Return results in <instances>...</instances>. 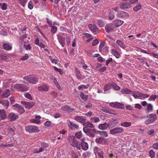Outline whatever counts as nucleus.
I'll use <instances>...</instances> for the list:
<instances>
[{
    "label": "nucleus",
    "mask_w": 158,
    "mask_h": 158,
    "mask_svg": "<svg viewBox=\"0 0 158 158\" xmlns=\"http://www.w3.org/2000/svg\"><path fill=\"white\" fill-rule=\"evenodd\" d=\"M69 139L70 143V144L72 146L76 147L78 150L81 149L80 143L76 141L74 136L73 135L69 136Z\"/></svg>",
    "instance_id": "1"
},
{
    "label": "nucleus",
    "mask_w": 158,
    "mask_h": 158,
    "mask_svg": "<svg viewBox=\"0 0 158 158\" xmlns=\"http://www.w3.org/2000/svg\"><path fill=\"white\" fill-rule=\"evenodd\" d=\"M23 79L26 80L29 83L33 84L37 83L38 82V79L37 77L31 75L24 77Z\"/></svg>",
    "instance_id": "2"
},
{
    "label": "nucleus",
    "mask_w": 158,
    "mask_h": 158,
    "mask_svg": "<svg viewBox=\"0 0 158 158\" xmlns=\"http://www.w3.org/2000/svg\"><path fill=\"white\" fill-rule=\"evenodd\" d=\"M14 87L19 91L24 92L28 90V87L27 85L23 84H15L14 85Z\"/></svg>",
    "instance_id": "3"
},
{
    "label": "nucleus",
    "mask_w": 158,
    "mask_h": 158,
    "mask_svg": "<svg viewBox=\"0 0 158 158\" xmlns=\"http://www.w3.org/2000/svg\"><path fill=\"white\" fill-rule=\"evenodd\" d=\"M83 130L84 133L91 137H94L95 135L94 133L96 132V131L95 129H91L86 127H84L83 128Z\"/></svg>",
    "instance_id": "4"
},
{
    "label": "nucleus",
    "mask_w": 158,
    "mask_h": 158,
    "mask_svg": "<svg viewBox=\"0 0 158 158\" xmlns=\"http://www.w3.org/2000/svg\"><path fill=\"white\" fill-rule=\"evenodd\" d=\"M48 144L44 143H41L39 146V148H34L33 150V152L34 153H39L43 152L45 148L48 147Z\"/></svg>",
    "instance_id": "5"
},
{
    "label": "nucleus",
    "mask_w": 158,
    "mask_h": 158,
    "mask_svg": "<svg viewBox=\"0 0 158 158\" xmlns=\"http://www.w3.org/2000/svg\"><path fill=\"white\" fill-rule=\"evenodd\" d=\"M88 27L94 35L98 34L99 32V29L95 24L90 23L88 25Z\"/></svg>",
    "instance_id": "6"
},
{
    "label": "nucleus",
    "mask_w": 158,
    "mask_h": 158,
    "mask_svg": "<svg viewBox=\"0 0 158 158\" xmlns=\"http://www.w3.org/2000/svg\"><path fill=\"white\" fill-rule=\"evenodd\" d=\"M25 129L26 131L30 133L40 131V130L38 127L35 126H28L25 127Z\"/></svg>",
    "instance_id": "7"
},
{
    "label": "nucleus",
    "mask_w": 158,
    "mask_h": 158,
    "mask_svg": "<svg viewBox=\"0 0 158 158\" xmlns=\"http://www.w3.org/2000/svg\"><path fill=\"white\" fill-rule=\"evenodd\" d=\"M124 131L123 127H116L110 130V133L112 135H115L123 132Z\"/></svg>",
    "instance_id": "8"
},
{
    "label": "nucleus",
    "mask_w": 158,
    "mask_h": 158,
    "mask_svg": "<svg viewBox=\"0 0 158 158\" xmlns=\"http://www.w3.org/2000/svg\"><path fill=\"white\" fill-rule=\"evenodd\" d=\"M94 151L96 155L98 154V158L99 156L104 157V152L100 148L95 147L94 148Z\"/></svg>",
    "instance_id": "9"
},
{
    "label": "nucleus",
    "mask_w": 158,
    "mask_h": 158,
    "mask_svg": "<svg viewBox=\"0 0 158 158\" xmlns=\"http://www.w3.org/2000/svg\"><path fill=\"white\" fill-rule=\"evenodd\" d=\"M21 103L25 107L28 109L32 107L35 105L34 102H27L24 101H22Z\"/></svg>",
    "instance_id": "10"
},
{
    "label": "nucleus",
    "mask_w": 158,
    "mask_h": 158,
    "mask_svg": "<svg viewBox=\"0 0 158 158\" xmlns=\"http://www.w3.org/2000/svg\"><path fill=\"white\" fill-rule=\"evenodd\" d=\"M61 109L62 110L67 113L72 112L75 110L74 108H71L68 105L62 106L61 107Z\"/></svg>",
    "instance_id": "11"
},
{
    "label": "nucleus",
    "mask_w": 158,
    "mask_h": 158,
    "mask_svg": "<svg viewBox=\"0 0 158 158\" xmlns=\"http://www.w3.org/2000/svg\"><path fill=\"white\" fill-rule=\"evenodd\" d=\"M131 7L130 4L127 1L125 2H123L120 5V8L123 10H125L130 8Z\"/></svg>",
    "instance_id": "12"
},
{
    "label": "nucleus",
    "mask_w": 158,
    "mask_h": 158,
    "mask_svg": "<svg viewBox=\"0 0 158 158\" xmlns=\"http://www.w3.org/2000/svg\"><path fill=\"white\" fill-rule=\"evenodd\" d=\"M15 108V109L20 114H22L25 112V110L24 108L20 105L18 104H16L13 105Z\"/></svg>",
    "instance_id": "13"
},
{
    "label": "nucleus",
    "mask_w": 158,
    "mask_h": 158,
    "mask_svg": "<svg viewBox=\"0 0 158 158\" xmlns=\"http://www.w3.org/2000/svg\"><path fill=\"white\" fill-rule=\"evenodd\" d=\"M49 89L48 85L46 84H44L38 87V90L41 91H47Z\"/></svg>",
    "instance_id": "14"
},
{
    "label": "nucleus",
    "mask_w": 158,
    "mask_h": 158,
    "mask_svg": "<svg viewBox=\"0 0 158 158\" xmlns=\"http://www.w3.org/2000/svg\"><path fill=\"white\" fill-rule=\"evenodd\" d=\"M10 94V93L9 89H6L4 90H2L1 96L3 98H6L8 97Z\"/></svg>",
    "instance_id": "15"
},
{
    "label": "nucleus",
    "mask_w": 158,
    "mask_h": 158,
    "mask_svg": "<svg viewBox=\"0 0 158 158\" xmlns=\"http://www.w3.org/2000/svg\"><path fill=\"white\" fill-rule=\"evenodd\" d=\"M66 34L63 33H59L57 35V39L59 42L65 41V38L63 36V35H66Z\"/></svg>",
    "instance_id": "16"
},
{
    "label": "nucleus",
    "mask_w": 158,
    "mask_h": 158,
    "mask_svg": "<svg viewBox=\"0 0 158 158\" xmlns=\"http://www.w3.org/2000/svg\"><path fill=\"white\" fill-rule=\"evenodd\" d=\"M18 115L14 113H10L8 116V119L10 121H14L18 118Z\"/></svg>",
    "instance_id": "17"
},
{
    "label": "nucleus",
    "mask_w": 158,
    "mask_h": 158,
    "mask_svg": "<svg viewBox=\"0 0 158 158\" xmlns=\"http://www.w3.org/2000/svg\"><path fill=\"white\" fill-rule=\"evenodd\" d=\"M95 141L96 143L101 144H106L107 143L106 139L102 137L96 138Z\"/></svg>",
    "instance_id": "18"
},
{
    "label": "nucleus",
    "mask_w": 158,
    "mask_h": 158,
    "mask_svg": "<svg viewBox=\"0 0 158 158\" xmlns=\"http://www.w3.org/2000/svg\"><path fill=\"white\" fill-rule=\"evenodd\" d=\"M109 126V124L105 122L102 124H100L98 125V128L101 130H106L107 129Z\"/></svg>",
    "instance_id": "19"
},
{
    "label": "nucleus",
    "mask_w": 158,
    "mask_h": 158,
    "mask_svg": "<svg viewBox=\"0 0 158 158\" xmlns=\"http://www.w3.org/2000/svg\"><path fill=\"white\" fill-rule=\"evenodd\" d=\"M114 28V25L112 23L107 24L105 27V29L107 32H110L112 31Z\"/></svg>",
    "instance_id": "20"
},
{
    "label": "nucleus",
    "mask_w": 158,
    "mask_h": 158,
    "mask_svg": "<svg viewBox=\"0 0 158 158\" xmlns=\"http://www.w3.org/2000/svg\"><path fill=\"white\" fill-rule=\"evenodd\" d=\"M75 120L81 123H84L86 122V118L84 116H77L75 118Z\"/></svg>",
    "instance_id": "21"
},
{
    "label": "nucleus",
    "mask_w": 158,
    "mask_h": 158,
    "mask_svg": "<svg viewBox=\"0 0 158 158\" xmlns=\"http://www.w3.org/2000/svg\"><path fill=\"white\" fill-rule=\"evenodd\" d=\"M11 44L4 43L2 45V47L4 49L7 51L10 50L12 48Z\"/></svg>",
    "instance_id": "22"
},
{
    "label": "nucleus",
    "mask_w": 158,
    "mask_h": 158,
    "mask_svg": "<svg viewBox=\"0 0 158 158\" xmlns=\"http://www.w3.org/2000/svg\"><path fill=\"white\" fill-rule=\"evenodd\" d=\"M81 146V149L85 151L87 150L89 148L88 144L85 142H81L80 143V146Z\"/></svg>",
    "instance_id": "23"
},
{
    "label": "nucleus",
    "mask_w": 158,
    "mask_h": 158,
    "mask_svg": "<svg viewBox=\"0 0 158 158\" xmlns=\"http://www.w3.org/2000/svg\"><path fill=\"white\" fill-rule=\"evenodd\" d=\"M69 126L70 128L72 129H78L79 126L77 124L73 122H70Z\"/></svg>",
    "instance_id": "24"
},
{
    "label": "nucleus",
    "mask_w": 158,
    "mask_h": 158,
    "mask_svg": "<svg viewBox=\"0 0 158 158\" xmlns=\"http://www.w3.org/2000/svg\"><path fill=\"white\" fill-rule=\"evenodd\" d=\"M0 116L1 120H4L6 117L5 111L4 109L0 110Z\"/></svg>",
    "instance_id": "25"
},
{
    "label": "nucleus",
    "mask_w": 158,
    "mask_h": 158,
    "mask_svg": "<svg viewBox=\"0 0 158 158\" xmlns=\"http://www.w3.org/2000/svg\"><path fill=\"white\" fill-rule=\"evenodd\" d=\"M111 52L117 58H119L121 56L118 52L114 49H112L111 50Z\"/></svg>",
    "instance_id": "26"
},
{
    "label": "nucleus",
    "mask_w": 158,
    "mask_h": 158,
    "mask_svg": "<svg viewBox=\"0 0 158 158\" xmlns=\"http://www.w3.org/2000/svg\"><path fill=\"white\" fill-rule=\"evenodd\" d=\"M133 96L135 98H137L143 96V94L139 92H135L133 94Z\"/></svg>",
    "instance_id": "27"
},
{
    "label": "nucleus",
    "mask_w": 158,
    "mask_h": 158,
    "mask_svg": "<svg viewBox=\"0 0 158 158\" xmlns=\"http://www.w3.org/2000/svg\"><path fill=\"white\" fill-rule=\"evenodd\" d=\"M117 15L118 16L120 17H125L129 16L128 14L123 11H119Z\"/></svg>",
    "instance_id": "28"
},
{
    "label": "nucleus",
    "mask_w": 158,
    "mask_h": 158,
    "mask_svg": "<svg viewBox=\"0 0 158 158\" xmlns=\"http://www.w3.org/2000/svg\"><path fill=\"white\" fill-rule=\"evenodd\" d=\"M121 92L123 93L127 94L133 93L132 91L127 88L122 89L121 90Z\"/></svg>",
    "instance_id": "29"
},
{
    "label": "nucleus",
    "mask_w": 158,
    "mask_h": 158,
    "mask_svg": "<svg viewBox=\"0 0 158 158\" xmlns=\"http://www.w3.org/2000/svg\"><path fill=\"white\" fill-rule=\"evenodd\" d=\"M2 105L5 109H7L9 105V102L7 100H3Z\"/></svg>",
    "instance_id": "30"
},
{
    "label": "nucleus",
    "mask_w": 158,
    "mask_h": 158,
    "mask_svg": "<svg viewBox=\"0 0 158 158\" xmlns=\"http://www.w3.org/2000/svg\"><path fill=\"white\" fill-rule=\"evenodd\" d=\"M156 115L155 114H149V118L153 123L156 119Z\"/></svg>",
    "instance_id": "31"
},
{
    "label": "nucleus",
    "mask_w": 158,
    "mask_h": 158,
    "mask_svg": "<svg viewBox=\"0 0 158 158\" xmlns=\"http://www.w3.org/2000/svg\"><path fill=\"white\" fill-rule=\"evenodd\" d=\"M112 88V83L107 84L104 87V91L105 92L110 89Z\"/></svg>",
    "instance_id": "32"
},
{
    "label": "nucleus",
    "mask_w": 158,
    "mask_h": 158,
    "mask_svg": "<svg viewBox=\"0 0 158 158\" xmlns=\"http://www.w3.org/2000/svg\"><path fill=\"white\" fill-rule=\"evenodd\" d=\"M116 43L123 49H125L126 48V46L121 41L117 40L116 41Z\"/></svg>",
    "instance_id": "33"
},
{
    "label": "nucleus",
    "mask_w": 158,
    "mask_h": 158,
    "mask_svg": "<svg viewBox=\"0 0 158 158\" xmlns=\"http://www.w3.org/2000/svg\"><path fill=\"white\" fill-rule=\"evenodd\" d=\"M83 125L84 126V127H86L88 128H94V126L91 123L89 122L84 123H83Z\"/></svg>",
    "instance_id": "34"
},
{
    "label": "nucleus",
    "mask_w": 158,
    "mask_h": 158,
    "mask_svg": "<svg viewBox=\"0 0 158 158\" xmlns=\"http://www.w3.org/2000/svg\"><path fill=\"white\" fill-rule=\"evenodd\" d=\"M91 121L93 123H97L100 121V119L99 117H94L90 119Z\"/></svg>",
    "instance_id": "35"
},
{
    "label": "nucleus",
    "mask_w": 158,
    "mask_h": 158,
    "mask_svg": "<svg viewBox=\"0 0 158 158\" xmlns=\"http://www.w3.org/2000/svg\"><path fill=\"white\" fill-rule=\"evenodd\" d=\"M114 23L115 24H116V27H118L122 25L123 23V22L121 20L118 19L115 21Z\"/></svg>",
    "instance_id": "36"
},
{
    "label": "nucleus",
    "mask_w": 158,
    "mask_h": 158,
    "mask_svg": "<svg viewBox=\"0 0 158 158\" xmlns=\"http://www.w3.org/2000/svg\"><path fill=\"white\" fill-rule=\"evenodd\" d=\"M124 105L122 104L117 102L115 108L118 109H123L124 108Z\"/></svg>",
    "instance_id": "37"
},
{
    "label": "nucleus",
    "mask_w": 158,
    "mask_h": 158,
    "mask_svg": "<svg viewBox=\"0 0 158 158\" xmlns=\"http://www.w3.org/2000/svg\"><path fill=\"white\" fill-rule=\"evenodd\" d=\"M153 106L151 104H148L147 105V110L148 112H151L153 110Z\"/></svg>",
    "instance_id": "38"
},
{
    "label": "nucleus",
    "mask_w": 158,
    "mask_h": 158,
    "mask_svg": "<svg viewBox=\"0 0 158 158\" xmlns=\"http://www.w3.org/2000/svg\"><path fill=\"white\" fill-rule=\"evenodd\" d=\"M0 6L3 10H5L7 9V4L6 3H0Z\"/></svg>",
    "instance_id": "39"
},
{
    "label": "nucleus",
    "mask_w": 158,
    "mask_h": 158,
    "mask_svg": "<svg viewBox=\"0 0 158 158\" xmlns=\"http://www.w3.org/2000/svg\"><path fill=\"white\" fill-rule=\"evenodd\" d=\"M99 134L101 136L106 137L108 136V133L106 131H101L98 132Z\"/></svg>",
    "instance_id": "40"
},
{
    "label": "nucleus",
    "mask_w": 158,
    "mask_h": 158,
    "mask_svg": "<svg viewBox=\"0 0 158 158\" xmlns=\"http://www.w3.org/2000/svg\"><path fill=\"white\" fill-rule=\"evenodd\" d=\"M76 74L77 78L79 80L81 79L82 78L81 74L80 71L79 70L77 69L76 70Z\"/></svg>",
    "instance_id": "41"
},
{
    "label": "nucleus",
    "mask_w": 158,
    "mask_h": 158,
    "mask_svg": "<svg viewBox=\"0 0 158 158\" xmlns=\"http://www.w3.org/2000/svg\"><path fill=\"white\" fill-rule=\"evenodd\" d=\"M51 27V31L52 34H55L57 31V27L56 26H53Z\"/></svg>",
    "instance_id": "42"
},
{
    "label": "nucleus",
    "mask_w": 158,
    "mask_h": 158,
    "mask_svg": "<svg viewBox=\"0 0 158 158\" xmlns=\"http://www.w3.org/2000/svg\"><path fill=\"white\" fill-rule=\"evenodd\" d=\"M89 84H87L86 85H79L78 87V89L79 90H81L82 89H87L89 88Z\"/></svg>",
    "instance_id": "43"
},
{
    "label": "nucleus",
    "mask_w": 158,
    "mask_h": 158,
    "mask_svg": "<svg viewBox=\"0 0 158 158\" xmlns=\"http://www.w3.org/2000/svg\"><path fill=\"white\" fill-rule=\"evenodd\" d=\"M81 98L84 101H85L88 98L87 95H85L83 92H81L80 95Z\"/></svg>",
    "instance_id": "44"
},
{
    "label": "nucleus",
    "mask_w": 158,
    "mask_h": 158,
    "mask_svg": "<svg viewBox=\"0 0 158 158\" xmlns=\"http://www.w3.org/2000/svg\"><path fill=\"white\" fill-rule=\"evenodd\" d=\"M112 87H113L115 90L117 91H119L120 89V87L118 85H116L114 82H112Z\"/></svg>",
    "instance_id": "45"
},
{
    "label": "nucleus",
    "mask_w": 158,
    "mask_h": 158,
    "mask_svg": "<svg viewBox=\"0 0 158 158\" xmlns=\"http://www.w3.org/2000/svg\"><path fill=\"white\" fill-rule=\"evenodd\" d=\"M114 16V12L113 10H111L109 15V18L110 20L113 19Z\"/></svg>",
    "instance_id": "46"
},
{
    "label": "nucleus",
    "mask_w": 158,
    "mask_h": 158,
    "mask_svg": "<svg viewBox=\"0 0 158 158\" xmlns=\"http://www.w3.org/2000/svg\"><path fill=\"white\" fill-rule=\"evenodd\" d=\"M141 8V4L139 3H138V4L135 7H134L133 8V10H134V11L135 12H137Z\"/></svg>",
    "instance_id": "47"
},
{
    "label": "nucleus",
    "mask_w": 158,
    "mask_h": 158,
    "mask_svg": "<svg viewBox=\"0 0 158 158\" xmlns=\"http://www.w3.org/2000/svg\"><path fill=\"white\" fill-rule=\"evenodd\" d=\"M105 46L104 42H102L101 43L99 47V49L100 52H102V51L104 50L103 48H104V47Z\"/></svg>",
    "instance_id": "48"
},
{
    "label": "nucleus",
    "mask_w": 158,
    "mask_h": 158,
    "mask_svg": "<svg viewBox=\"0 0 158 158\" xmlns=\"http://www.w3.org/2000/svg\"><path fill=\"white\" fill-rule=\"evenodd\" d=\"M51 126L52 123L50 121H47L44 124V126L45 127H51Z\"/></svg>",
    "instance_id": "49"
},
{
    "label": "nucleus",
    "mask_w": 158,
    "mask_h": 158,
    "mask_svg": "<svg viewBox=\"0 0 158 158\" xmlns=\"http://www.w3.org/2000/svg\"><path fill=\"white\" fill-rule=\"evenodd\" d=\"M131 124V122H125L122 123L121 124V126L125 127H127L130 126Z\"/></svg>",
    "instance_id": "50"
},
{
    "label": "nucleus",
    "mask_w": 158,
    "mask_h": 158,
    "mask_svg": "<svg viewBox=\"0 0 158 158\" xmlns=\"http://www.w3.org/2000/svg\"><path fill=\"white\" fill-rule=\"evenodd\" d=\"M97 24L99 27H103L104 23L102 20H98L97 22Z\"/></svg>",
    "instance_id": "51"
},
{
    "label": "nucleus",
    "mask_w": 158,
    "mask_h": 158,
    "mask_svg": "<svg viewBox=\"0 0 158 158\" xmlns=\"http://www.w3.org/2000/svg\"><path fill=\"white\" fill-rule=\"evenodd\" d=\"M149 154L151 158L154 157L155 156V153L154 152L153 150L152 149L149 151Z\"/></svg>",
    "instance_id": "52"
},
{
    "label": "nucleus",
    "mask_w": 158,
    "mask_h": 158,
    "mask_svg": "<svg viewBox=\"0 0 158 158\" xmlns=\"http://www.w3.org/2000/svg\"><path fill=\"white\" fill-rule=\"evenodd\" d=\"M30 122L33 123L39 124L41 123V121L40 120H36L35 119H31L30 120Z\"/></svg>",
    "instance_id": "53"
},
{
    "label": "nucleus",
    "mask_w": 158,
    "mask_h": 158,
    "mask_svg": "<svg viewBox=\"0 0 158 158\" xmlns=\"http://www.w3.org/2000/svg\"><path fill=\"white\" fill-rule=\"evenodd\" d=\"M82 133L81 131H80L75 134V136L78 139H80L82 136Z\"/></svg>",
    "instance_id": "54"
},
{
    "label": "nucleus",
    "mask_w": 158,
    "mask_h": 158,
    "mask_svg": "<svg viewBox=\"0 0 158 158\" xmlns=\"http://www.w3.org/2000/svg\"><path fill=\"white\" fill-rule=\"evenodd\" d=\"M27 0H19V3L23 6H24Z\"/></svg>",
    "instance_id": "55"
},
{
    "label": "nucleus",
    "mask_w": 158,
    "mask_h": 158,
    "mask_svg": "<svg viewBox=\"0 0 158 158\" xmlns=\"http://www.w3.org/2000/svg\"><path fill=\"white\" fill-rule=\"evenodd\" d=\"M70 36H67L66 38L67 45L68 46L69 45L70 42Z\"/></svg>",
    "instance_id": "56"
},
{
    "label": "nucleus",
    "mask_w": 158,
    "mask_h": 158,
    "mask_svg": "<svg viewBox=\"0 0 158 158\" xmlns=\"http://www.w3.org/2000/svg\"><path fill=\"white\" fill-rule=\"evenodd\" d=\"M156 98V95H152L149 97L148 99V100L149 101H154Z\"/></svg>",
    "instance_id": "57"
},
{
    "label": "nucleus",
    "mask_w": 158,
    "mask_h": 158,
    "mask_svg": "<svg viewBox=\"0 0 158 158\" xmlns=\"http://www.w3.org/2000/svg\"><path fill=\"white\" fill-rule=\"evenodd\" d=\"M79 153V152H73L72 155V158H78L77 154Z\"/></svg>",
    "instance_id": "58"
},
{
    "label": "nucleus",
    "mask_w": 158,
    "mask_h": 158,
    "mask_svg": "<svg viewBox=\"0 0 158 158\" xmlns=\"http://www.w3.org/2000/svg\"><path fill=\"white\" fill-rule=\"evenodd\" d=\"M47 23L49 27H52V21L50 20L48 18H46Z\"/></svg>",
    "instance_id": "59"
},
{
    "label": "nucleus",
    "mask_w": 158,
    "mask_h": 158,
    "mask_svg": "<svg viewBox=\"0 0 158 158\" xmlns=\"http://www.w3.org/2000/svg\"><path fill=\"white\" fill-rule=\"evenodd\" d=\"M154 131L153 129H151L150 130H148L147 133L150 135L153 136L154 135Z\"/></svg>",
    "instance_id": "60"
},
{
    "label": "nucleus",
    "mask_w": 158,
    "mask_h": 158,
    "mask_svg": "<svg viewBox=\"0 0 158 158\" xmlns=\"http://www.w3.org/2000/svg\"><path fill=\"white\" fill-rule=\"evenodd\" d=\"M29 56L28 54H26L24 56L22 57L20 59L22 60H27L29 58Z\"/></svg>",
    "instance_id": "61"
},
{
    "label": "nucleus",
    "mask_w": 158,
    "mask_h": 158,
    "mask_svg": "<svg viewBox=\"0 0 158 158\" xmlns=\"http://www.w3.org/2000/svg\"><path fill=\"white\" fill-rule=\"evenodd\" d=\"M7 58V56L4 54H2L0 55V60H5Z\"/></svg>",
    "instance_id": "62"
},
{
    "label": "nucleus",
    "mask_w": 158,
    "mask_h": 158,
    "mask_svg": "<svg viewBox=\"0 0 158 158\" xmlns=\"http://www.w3.org/2000/svg\"><path fill=\"white\" fill-rule=\"evenodd\" d=\"M23 46L26 50H31V47L30 46V44H28L27 45H26L25 44H23Z\"/></svg>",
    "instance_id": "63"
},
{
    "label": "nucleus",
    "mask_w": 158,
    "mask_h": 158,
    "mask_svg": "<svg viewBox=\"0 0 158 158\" xmlns=\"http://www.w3.org/2000/svg\"><path fill=\"white\" fill-rule=\"evenodd\" d=\"M24 96L27 98L29 99H32V98L31 95L29 93H26L24 94Z\"/></svg>",
    "instance_id": "64"
}]
</instances>
